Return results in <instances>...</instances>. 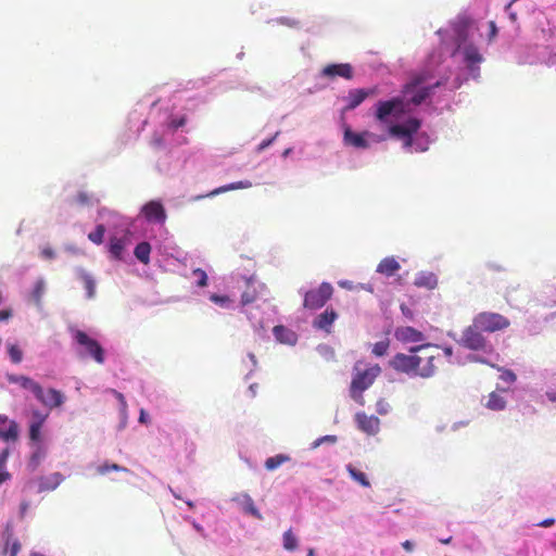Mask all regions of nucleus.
Instances as JSON below:
<instances>
[{"mask_svg":"<svg viewBox=\"0 0 556 556\" xmlns=\"http://www.w3.org/2000/svg\"><path fill=\"white\" fill-rule=\"evenodd\" d=\"M432 80V73L429 71H419L410 74L408 81L402 88V94L406 98L408 103L414 106L422 104L433 91L443 85L442 81Z\"/></svg>","mask_w":556,"mask_h":556,"instance_id":"f257e3e1","label":"nucleus"},{"mask_svg":"<svg viewBox=\"0 0 556 556\" xmlns=\"http://www.w3.org/2000/svg\"><path fill=\"white\" fill-rule=\"evenodd\" d=\"M421 127V121L410 117L403 124H394L389 127V134L403 141V148L409 152H424L428 149V137L426 135L416 136Z\"/></svg>","mask_w":556,"mask_h":556,"instance_id":"f03ea898","label":"nucleus"},{"mask_svg":"<svg viewBox=\"0 0 556 556\" xmlns=\"http://www.w3.org/2000/svg\"><path fill=\"white\" fill-rule=\"evenodd\" d=\"M433 357L429 356L426 363L421 366V357L403 353L396 354L391 361V365L395 370L403 372H414L421 377H430L434 372V365L432 364Z\"/></svg>","mask_w":556,"mask_h":556,"instance_id":"7ed1b4c3","label":"nucleus"},{"mask_svg":"<svg viewBox=\"0 0 556 556\" xmlns=\"http://www.w3.org/2000/svg\"><path fill=\"white\" fill-rule=\"evenodd\" d=\"M356 369L357 374L351 382V395L354 400L363 399L362 393L374 383L381 371L378 365L370 366L364 370H359L357 367Z\"/></svg>","mask_w":556,"mask_h":556,"instance_id":"20e7f679","label":"nucleus"},{"mask_svg":"<svg viewBox=\"0 0 556 556\" xmlns=\"http://www.w3.org/2000/svg\"><path fill=\"white\" fill-rule=\"evenodd\" d=\"M473 324L481 331L495 332L508 328L510 321L498 313L482 312L473 318Z\"/></svg>","mask_w":556,"mask_h":556,"instance_id":"39448f33","label":"nucleus"},{"mask_svg":"<svg viewBox=\"0 0 556 556\" xmlns=\"http://www.w3.org/2000/svg\"><path fill=\"white\" fill-rule=\"evenodd\" d=\"M332 294V286L329 282H323L318 288L305 293L303 306L308 309L320 308L331 299Z\"/></svg>","mask_w":556,"mask_h":556,"instance_id":"423d86ee","label":"nucleus"},{"mask_svg":"<svg viewBox=\"0 0 556 556\" xmlns=\"http://www.w3.org/2000/svg\"><path fill=\"white\" fill-rule=\"evenodd\" d=\"M141 213L150 223L163 224L167 217L163 204L156 200H152L146 203L141 208Z\"/></svg>","mask_w":556,"mask_h":556,"instance_id":"0eeeda50","label":"nucleus"},{"mask_svg":"<svg viewBox=\"0 0 556 556\" xmlns=\"http://www.w3.org/2000/svg\"><path fill=\"white\" fill-rule=\"evenodd\" d=\"M35 396L39 402H41L42 405L49 407L50 409L60 407L65 401L64 394L53 388L48 389L46 392L41 388V392Z\"/></svg>","mask_w":556,"mask_h":556,"instance_id":"6e6552de","label":"nucleus"},{"mask_svg":"<svg viewBox=\"0 0 556 556\" xmlns=\"http://www.w3.org/2000/svg\"><path fill=\"white\" fill-rule=\"evenodd\" d=\"M376 93V88L372 89H352L349 91V94L344 98L346 102L343 108V112L352 111L356 109L358 105L365 101V99L369 96Z\"/></svg>","mask_w":556,"mask_h":556,"instance_id":"1a4fd4ad","label":"nucleus"},{"mask_svg":"<svg viewBox=\"0 0 556 556\" xmlns=\"http://www.w3.org/2000/svg\"><path fill=\"white\" fill-rule=\"evenodd\" d=\"M321 74L328 78L343 77L345 79H352L353 67L349 63L329 64L323 68Z\"/></svg>","mask_w":556,"mask_h":556,"instance_id":"9d476101","label":"nucleus"},{"mask_svg":"<svg viewBox=\"0 0 556 556\" xmlns=\"http://www.w3.org/2000/svg\"><path fill=\"white\" fill-rule=\"evenodd\" d=\"M338 318L337 312L332 307L326 308L323 313L316 316L313 320V327L318 330H324L330 333L331 326Z\"/></svg>","mask_w":556,"mask_h":556,"instance_id":"9b49d317","label":"nucleus"},{"mask_svg":"<svg viewBox=\"0 0 556 556\" xmlns=\"http://www.w3.org/2000/svg\"><path fill=\"white\" fill-rule=\"evenodd\" d=\"M355 419L358 428L367 434H376L379 431L380 420L378 417L357 413Z\"/></svg>","mask_w":556,"mask_h":556,"instance_id":"f8f14e48","label":"nucleus"},{"mask_svg":"<svg viewBox=\"0 0 556 556\" xmlns=\"http://www.w3.org/2000/svg\"><path fill=\"white\" fill-rule=\"evenodd\" d=\"M395 338L401 343H419L424 341L422 332L413 327H400L395 330Z\"/></svg>","mask_w":556,"mask_h":556,"instance_id":"ddd939ff","label":"nucleus"},{"mask_svg":"<svg viewBox=\"0 0 556 556\" xmlns=\"http://www.w3.org/2000/svg\"><path fill=\"white\" fill-rule=\"evenodd\" d=\"M371 134L368 131L365 132H354L349 127L344 130V143L348 146H352L358 149H366L369 147L366 137H370Z\"/></svg>","mask_w":556,"mask_h":556,"instance_id":"4468645a","label":"nucleus"},{"mask_svg":"<svg viewBox=\"0 0 556 556\" xmlns=\"http://www.w3.org/2000/svg\"><path fill=\"white\" fill-rule=\"evenodd\" d=\"M463 54L464 61L471 72L476 70V65L483 61V56L479 52V49L472 43H468L463 48Z\"/></svg>","mask_w":556,"mask_h":556,"instance_id":"2eb2a0df","label":"nucleus"},{"mask_svg":"<svg viewBox=\"0 0 556 556\" xmlns=\"http://www.w3.org/2000/svg\"><path fill=\"white\" fill-rule=\"evenodd\" d=\"M480 329L475 327V324L472 326H469L463 337V342L465 348H483L484 345V339L482 334L480 333Z\"/></svg>","mask_w":556,"mask_h":556,"instance_id":"dca6fc26","label":"nucleus"},{"mask_svg":"<svg viewBox=\"0 0 556 556\" xmlns=\"http://www.w3.org/2000/svg\"><path fill=\"white\" fill-rule=\"evenodd\" d=\"M63 476L60 472H53L49 476L40 477L38 479V492H48L55 490L63 481Z\"/></svg>","mask_w":556,"mask_h":556,"instance_id":"f3484780","label":"nucleus"},{"mask_svg":"<svg viewBox=\"0 0 556 556\" xmlns=\"http://www.w3.org/2000/svg\"><path fill=\"white\" fill-rule=\"evenodd\" d=\"M273 333L276 340L281 344L294 345L296 343V333L285 326H275L273 329Z\"/></svg>","mask_w":556,"mask_h":556,"instance_id":"a211bd4d","label":"nucleus"},{"mask_svg":"<svg viewBox=\"0 0 556 556\" xmlns=\"http://www.w3.org/2000/svg\"><path fill=\"white\" fill-rule=\"evenodd\" d=\"M414 285L418 288L433 290L438 287V277L431 271H420L417 274Z\"/></svg>","mask_w":556,"mask_h":556,"instance_id":"6ab92c4d","label":"nucleus"},{"mask_svg":"<svg viewBox=\"0 0 556 556\" xmlns=\"http://www.w3.org/2000/svg\"><path fill=\"white\" fill-rule=\"evenodd\" d=\"M401 268L400 263L395 260V257H384L380 261L377 266V273L382 274L387 277L393 276Z\"/></svg>","mask_w":556,"mask_h":556,"instance_id":"aec40b11","label":"nucleus"},{"mask_svg":"<svg viewBox=\"0 0 556 556\" xmlns=\"http://www.w3.org/2000/svg\"><path fill=\"white\" fill-rule=\"evenodd\" d=\"M10 381L20 384L24 389L30 390L34 395L41 392V386L26 376L10 377Z\"/></svg>","mask_w":556,"mask_h":556,"instance_id":"412c9836","label":"nucleus"},{"mask_svg":"<svg viewBox=\"0 0 556 556\" xmlns=\"http://www.w3.org/2000/svg\"><path fill=\"white\" fill-rule=\"evenodd\" d=\"M124 249H125V241L123 239L117 238V237H112L110 239L109 252L114 260L119 261L123 258Z\"/></svg>","mask_w":556,"mask_h":556,"instance_id":"4be33fe9","label":"nucleus"},{"mask_svg":"<svg viewBox=\"0 0 556 556\" xmlns=\"http://www.w3.org/2000/svg\"><path fill=\"white\" fill-rule=\"evenodd\" d=\"M394 112V103L391 100L379 101L377 103L376 117L380 122H384L387 117Z\"/></svg>","mask_w":556,"mask_h":556,"instance_id":"5701e85b","label":"nucleus"},{"mask_svg":"<svg viewBox=\"0 0 556 556\" xmlns=\"http://www.w3.org/2000/svg\"><path fill=\"white\" fill-rule=\"evenodd\" d=\"M241 505H242V509L245 514H249L253 517H255L256 519L258 520H262L263 519V516L262 514L260 513V510L256 508L252 497L248 494H243L242 497H241Z\"/></svg>","mask_w":556,"mask_h":556,"instance_id":"b1692460","label":"nucleus"},{"mask_svg":"<svg viewBox=\"0 0 556 556\" xmlns=\"http://www.w3.org/2000/svg\"><path fill=\"white\" fill-rule=\"evenodd\" d=\"M18 439V425L14 420L9 421L8 429L0 428V440L15 442Z\"/></svg>","mask_w":556,"mask_h":556,"instance_id":"393cba45","label":"nucleus"},{"mask_svg":"<svg viewBox=\"0 0 556 556\" xmlns=\"http://www.w3.org/2000/svg\"><path fill=\"white\" fill-rule=\"evenodd\" d=\"M150 253H151V245L149 242H140L136 245L134 254L135 256L143 264H149L150 262Z\"/></svg>","mask_w":556,"mask_h":556,"instance_id":"a878e982","label":"nucleus"},{"mask_svg":"<svg viewBox=\"0 0 556 556\" xmlns=\"http://www.w3.org/2000/svg\"><path fill=\"white\" fill-rule=\"evenodd\" d=\"M391 102L394 103V112H393L394 116H401L403 114L409 113L410 112L409 106L413 105L412 103H408V101L406 100V98L403 94L401 97L392 98Z\"/></svg>","mask_w":556,"mask_h":556,"instance_id":"bb28decb","label":"nucleus"},{"mask_svg":"<svg viewBox=\"0 0 556 556\" xmlns=\"http://www.w3.org/2000/svg\"><path fill=\"white\" fill-rule=\"evenodd\" d=\"M252 187V182L250 180H240V181H237V182H232V184H229V185H225V186H222L215 190H213L210 195H216V194H219V193H223V192H227V191H231V190H237V189H248V188H251Z\"/></svg>","mask_w":556,"mask_h":556,"instance_id":"cd10ccee","label":"nucleus"},{"mask_svg":"<svg viewBox=\"0 0 556 556\" xmlns=\"http://www.w3.org/2000/svg\"><path fill=\"white\" fill-rule=\"evenodd\" d=\"M485 405L488 408H490L492 410H502L506 406V401L498 393L492 392V393H490L489 400Z\"/></svg>","mask_w":556,"mask_h":556,"instance_id":"c85d7f7f","label":"nucleus"},{"mask_svg":"<svg viewBox=\"0 0 556 556\" xmlns=\"http://www.w3.org/2000/svg\"><path fill=\"white\" fill-rule=\"evenodd\" d=\"M75 342L85 348H100L99 343L93 339L89 338L87 333L80 330L74 332Z\"/></svg>","mask_w":556,"mask_h":556,"instance_id":"c756f323","label":"nucleus"},{"mask_svg":"<svg viewBox=\"0 0 556 556\" xmlns=\"http://www.w3.org/2000/svg\"><path fill=\"white\" fill-rule=\"evenodd\" d=\"M282 543L286 551L293 552L298 548V539L291 529L283 533Z\"/></svg>","mask_w":556,"mask_h":556,"instance_id":"7c9ffc66","label":"nucleus"},{"mask_svg":"<svg viewBox=\"0 0 556 556\" xmlns=\"http://www.w3.org/2000/svg\"><path fill=\"white\" fill-rule=\"evenodd\" d=\"M346 469H348L350 476L355 481H357L361 485L366 486V488L370 486V483H369L366 475L363 471L356 469L352 465H348Z\"/></svg>","mask_w":556,"mask_h":556,"instance_id":"2f4dec72","label":"nucleus"},{"mask_svg":"<svg viewBox=\"0 0 556 556\" xmlns=\"http://www.w3.org/2000/svg\"><path fill=\"white\" fill-rule=\"evenodd\" d=\"M288 460H289V457L287 455L278 454V455H275V456L266 459L265 468L267 470H275Z\"/></svg>","mask_w":556,"mask_h":556,"instance_id":"473e14b6","label":"nucleus"},{"mask_svg":"<svg viewBox=\"0 0 556 556\" xmlns=\"http://www.w3.org/2000/svg\"><path fill=\"white\" fill-rule=\"evenodd\" d=\"M80 358L83 361H88L89 358H92L99 364H102L104 362V350H85L80 354Z\"/></svg>","mask_w":556,"mask_h":556,"instance_id":"72a5a7b5","label":"nucleus"},{"mask_svg":"<svg viewBox=\"0 0 556 556\" xmlns=\"http://www.w3.org/2000/svg\"><path fill=\"white\" fill-rule=\"evenodd\" d=\"M84 288L88 299H92L96 294V281L89 274H83L81 276Z\"/></svg>","mask_w":556,"mask_h":556,"instance_id":"f704fd0d","label":"nucleus"},{"mask_svg":"<svg viewBox=\"0 0 556 556\" xmlns=\"http://www.w3.org/2000/svg\"><path fill=\"white\" fill-rule=\"evenodd\" d=\"M97 473L98 475H101V476H104L106 473H109L110 471H124V472H128V469L125 468V467H122L117 464H110V463H103L102 465L98 466L97 467Z\"/></svg>","mask_w":556,"mask_h":556,"instance_id":"c9c22d12","label":"nucleus"},{"mask_svg":"<svg viewBox=\"0 0 556 556\" xmlns=\"http://www.w3.org/2000/svg\"><path fill=\"white\" fill-rule=\"evenodd\" d=\"M104 233H105L104 225L99 224L96 227V229L88 235V239L96 244H101L104 239Z\"/></svg>","mask_w":556,"mask_h":556,"instance_id":"e433bc0d","label":"nucleus"},{"mask_svg":"<svg viewBox=\"0 0 556 556\" xmlns=\"http://www.w3.org/2000/svg\"><path fill=\"white\" fill-rule=\"evenodd\" d=\"M45 282L42 280H38L36 283H35V287L33 289V292H31V296L34 299V301L39 304L40 301H41V298L43 295V292H45Z\"/></svg>","mask_w":556,"mask_h":556,"instance_id":"4c0bfd02","label":"nucleus"},{"mask_svg":"<svg viewBox=\"0 0 556 556\" xmlns=\"http://www.w3.org/2000/svg\"><path fill=\"white\" fill-rule=\"evenodd\" d=\"M256 300V290L250 286L241 295V302L243 305L253 303Z\"/></svg>","mask_w":556,"mask_h":556,"instance_id":"58836bf2","label":"nucleus"},{"mask_svg":"<svg viewBox=\"0 0 556 556\" xmlns=\"http://www.w3.org/2000/svg\"><path fill=\"white\" fill-rule=\"evenodd\" d=\"M42 426L38 424L30 422L29 425V439L34 442H39L41 440V431Z\"/></svg>","mask_w":556,"mask_h":556,"instance_id":"ea45409f","label":"nucleus"},{"mask_svg":"<svg viewBox=\"0 0 556 556\" xmlns=\"http://www.w3.org/2000/svg\"><path fill=\"white\" fill-rule=\"evenodd\" d=\"M193 275L198 278L197 285L201 288L205 287L207 285V275L206 273L201 268H195L193 270Z\"/></svg>","mask_w":556,"mask_h":556,"instance_id":"a19ab883","label":"nucleus"},{"mask_svg":"<svg viewBox=\"0 0 556 556\" xmlns=\"http://www.w3.org/2000/svg\"><path fill=\"white\" fill-rule=\"evenodd\" d=\"M336 442H337V437L336 435H324V437L318 438L317 440H315L313 442V444H312V447L316 448V447H318L323 443H336Z\"/></svg>","mask_w":556,"mask_h":556,"instance_id":"79ce46f5","label":"nucleus"},{"mask_svg":"<svg viewBox=\"0 0 556 556\" xmlns=\"http://www.w3.org/2000/svg\"><path fill=\"white\" fill-rule=\"evenodd\" d=\"M186 123H187V117H186L185 115H182V116H180V117L172 118V119L169 121L168 126H169L172 129L176 130V129H178V128H180V127L185 126V125H186Z\"/></svg>","mask_w":556,"mask_h":556,"instance_id":"37998d69","label":"nucleus"},{"mask_svg":"<svg viewBox=\"0 0 556 556\" xmlns=\"http://www.w3.org/2000/svg\"><path fill=\"white\" fill-rule=\"evenodd\" d=\"M280 131H276V134L269 138V139H266V140H263L256 148V151L257 152H262L264 151L265 149H267L269 146H271L275 140L277 139V137L279 136Z\"/></svg>","mask_w":556,"mask_h":556,"instance_id":"c03bdc74","label":"nucleus"},{"mask_svg":"<svg viewBox=\"0 0 556 556\" xmlns=\"http://www.w3.org/2000/svg\"><path fill=\"white\" fill-rule=\"evenodd\" d=\"M73 204L87 205L89 204V197L86 192H79L73 200Z\"/></svg>","mask_w":556,"mask_h":556,"instance_id":"a18cd8bd","label":"nucleus"},{"mask_svg":"<svg viewBox=\"0 0 556 556\" xmlns=\"http://www.w3.org/2000/svg\"><path fill=\"white\" fill-rule=\"evenodd\" d=\"M376 408L380 415H386L390 410V405L386 400L381 399L377 402Z\"/></svg>","mask_w":556,"mask_h":556,"instance_id":"49530a36","label":"nucleus"},{"mask_svg":"<svg viewBox=\"0 0 556 556\" xmlns=\"http://www.w3.org/2000/svg\"><path fill=\"white\" fill-rule=\"evenodd\" d=\"M48 415L47 414H42L41 412L39 410H34L33 412V420L31 422L33 424H38V425H41L43 426L46 419H47Z\"/></svg>","mask_w":556,"mask_h":556,"instance_id":"de8ad7c7","label":"nucleus"},{"mask_svg":"<svg viewBox=\"0 0 556 556\" xmlns=\"http://www.w3.org/2000/svg\"><path fill=\"white\" fill-rule=\"evenodd\" d=\"M10 358L13 363L17 364L23 358L22 350H9Z\"/></svg>","mask_w":556,"mask_h":556,"instance_id":"09e8293b","label":"nucleus"},{"mask_svg":"<svg viewBox=\"0 0 556 556\" xmlns=\"http://www.w3.org/2000/svg\"><path fill=\"white\" fill-rule=\"evenodd\" d=\"M501 379L507 383H513L516 380V375L510 370H504L501 375Z\"/></svg>","mask_w":556,"mask_h":556,"instance_id":"8fccbe9b","label":"nucleus"},{"mask_svg":"<svg viewBox=\"0 0 556 556\" xmlns=\"http://www.w3.org/2000/svg\"><path fill=\"white\" fill-rule=\"evenodd\" d=\"M110 392L113 393L114 396L118 400V402L121 404V407H122V410H126L127 403H126L125 396L121 392H118L116 390H113V389L110 390Z\"/></svg>","mask_w":556,"mask_h":556,"instance_id":"3c124183","label":"nucleus"},{"mask_svg":"<svg viewBox=\"0 0 556 556\" xmlns=\"http://www.w3.org/2000/svg\"><path fill=\"white\" fill-rule=\"evenodd\" d=\"M9 454H10L9 448H4V450L0 453V470H4V467H5V464H7V460H8Z\"/></svg>","mask_w":556,"mask_h":556,"instance_id":"603ef678","label":"nucleus"},{"mask_svg":"<svg viewBox=\"0 0 556 556\" xmlns=\"http://www.w3.org/2000/svg\"><path fill=\"white\" fill-rule=\"evenodd\" d=\"M21 551V543L14 540L10 546V556H17Z\"/></svg>","mask_w":556,"mask_h":556,"instance_id":"864d4df0","label":"nucleus"},{"mask_svg":"<svg viewBox=\"0 0 556 556\" xmlns=\"http://www.w3.org/2000/svg\"><path fill=\"white\" fill-rule=\"evenodd\" d=\"M211 300L214 303L219 304V305H224L229 302V299L227 296H222V295H217V294L211 295Z\"/></svg>","mask_w":556,"mask_h":556,"instance_id":"5fc2aeb1","label":"nucleus"},{"mask_svg":"<svg viewBox=\"0 0 556 556\" xmlns=\"http://www.w3.org/2000/svg\"><path fill=\"white\" fill-rule=\"evenodd\" d=\"M13 315V312L11 308H5L0 311V321H7L9 320Z\"/></svg>","mask_w":556,"mask_h":556,"instance_id":"6e6d98bb","label":"nucleus"},{"mask_svg":"<svg viewBox=\"0 0 556 556\" xmlns=\"http://www.w3.org/2000/svg\"><path fill=\"white\" fill-rule=\"evenodd\" d=\"M11 473L7 470H0V485L11 479Z\"/></svg>","mask_w":556,"mask_h":556,"instance_id":"4d7b16f0","label":"nucleus"},{"mask_svg":"<svg viewBox=\"0 0 556 556\" xmlns=\"http://www.w3.org/2000/svg\"><path fill=\"white\" fill-rule=\"evenodd\" d=\"M41 254L46 258H53L54 257V251L52 249H50V248L43 249Z\"/></svg>","mask_w":556,"mask_h":556,"instance_id":"13d9d810","label":"nucleus"},{"mask_svg":"<svg viewBox=\"0 0 556 556\" xmlns=\"http://www.w3.org/2000/svg\"><path fill=\"white\" fill-rule=\"evenodd\" d=\"M402 547H403L405 551H407V552H413V549H414V544H413V542H412V541L406 540V541H404V542L402 543Z\"/></svg>","mask_w":556,"mask_h":556,"instance_id":"bf43d9fd","label":"nucleus"},{"mask_svg":"<svg viewBox=\"0 0 556 556\" xmlns=\"http://www.w3.org/2000/svg\"><path fill=\"white\" fill-rule=\"evenodd\" d=\"M554 523H555V520L553 518H547V519H544L543 521H541L538 526L547 528V527L553 526Z\"/></svg>","mask_w":556,"mask_h":556,"instance_id":"052dcab7","label":"nucleus"},{"mask_svg":"<svg viewBox=\"0 0 556 556\" xmlns=\"http://www.w3.org/2000/svg\"><path fill=\"white\" fill-rule=\"evenodd\" d=\"M497 34L496 25L493 21L490 22V37L493 38Z\"/></svg>","mask_w":556,"mask_h":556,"instance_id":"680f3d73","label":"nucleus"},{"mask_svg":"<svg viewBox=\"0 0 556 556\" xmlns=\"http://www.w3.org/2000/svg\"><path fill=\"white\" fill-rule=\"evenodd\" d=\"M546 395L551 402H556V391L547 392Z\"/></svg>","mask_w":556,"mask_h":556,"instance_id":"e2e57ef3","label":"nucleus"},{"mask_svg":"<svg viewBox=\"0 0 556 556\" xmlns=\"http://www.w3.org/2000/svg\"><path fill=\"white\" fill-rule=\"evenodd\" d=\"M416 348L426 349V348H439V346L437 344H432V343H422V344L417 345Z\"/></svg>","mask_w":556,"mask_h":556,"instance_id":"0e129e2a","label":"nucleus"},{"mask_svg":"<svg viewBox=\"0 0 556 556\" xmlns=\"http://www.w3.org/2000/svg\"><path fill=\"white\" fill-rule=\"evenodd\" d=\"M146 418H147V414H146V412L143 409H141L139 421L140 422H146Z\"/></svg>","mask_w":556,"mask_h":556,"instance_id":"69168bd1","label":"nucleus"},{"mask_svg":"<svg viewBox=\"0 0 556 556\" xmlns=\"http://www.w3.org/2000/svg\"><path fill=\"white\" fill-rule=\"evenodd\" d=\"M9 418L5 415H0V424H7L9 422Z\"/></svg>","mask_w":556,"mask_h":556,"instance_id":"338daca9","label":"nucleus"},{"mask_svg":"<svg viewBox=\"0 0 556 556\" xmlns=\"http://www.w3.org/2000/svg\"><path fill=\"white\" fill-rule=\"evenodd\" d=\"M291 151H292V149H291V148L286 149V150L283 151V153H282V156H283V157H287V156L291 153Z\"/></svg>","mask_w":556,"mask_h":556,"instance_id":"774afa93","label":"nucleus"}]
</instances>
